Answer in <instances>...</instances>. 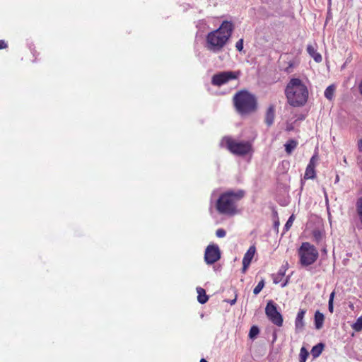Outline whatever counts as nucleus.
I'll return each mask as SVG.
<instances>
[{"mask_svg": "<svg viewBox=\"0 0 362 362\" xmlns=\"http://www.w3.org/2000/svg\"><path fill=\"white\" fill-rule=\"evenodd\" d=\"M233 29L231 22L224 21L218 29L209 33L206 37L207 49L213 52L221 51L231 37Z\"/></svg>", "mask_w": 362, "mask_h": 362, "instance_id": "nucleus-1", "label": "nucleus"}, {"mask_svg": "<svg viewBox=\"0 0 362 362\" xmlns=\"http://www.w3.org/2000/svg\"><path fill=\"white\" fill-rule=\"evenodd\" d=\"M308 89L300 78H291L285 88L288 103L292 107H302L308 99Z\"/></svg>", "mask_w": 362, "mask_h": 362, "instance_id": "nucleus-2", "label": "nucleus"}, {"mask_svg": "<svg viewBox=\"0 0 362 362\" xmlns=\"http://www.w3.org/2000/svg\"><path fill=\"white\" fill-rule=\"evenodd\" d=\"M243 189L236 192L228 190L221 194L216 204L217 211L221 214L233 216L238 213L237 203L245 197Z\"/></svg>", "mask_w": 362, "mask_h": 362, "instance_id": "nucleus-3", "label": "nucleus"}, {"mask_svg": "<svg viewBox=\"0 0 362 362\" xmlns=\"http://www.w3.org/2000/svg\"><path fill=\"white\" fill-rule=\"evenodd\" d=\"M233 103L236 110L241 115H247L256 111V98L247 90H240L233 96Z\"/></svg>", "mask_w": 362, "mask_h": 362, "instance_id": "nucleus-4", "label": "nucleus"}, {"mask_svg": "<svg viewBox=\"0 0 362 362\" xmlns=\"http://www.w3.org/2000/svg\"><path fill=\"white\" fill-rule=\"evenodd\" d=\"M299 262L303 267H308L315 263L319 253L316 247L308 242H304L298 250Z\"/></svg>", "mask_w": 362, "mask_h": 362, "instance_id": "nucleus-5", "label": "nucleus"}, {"mask_svg": "<svg viewBox=\"0 0 362 362\" xmlns=\"http://www.w3.org/2000/svg\"><path fill=\"white\" fill-rule=\"evenodd\" d=\"M222 141L230 153L237 156H245L252 150L250 141H238L230 136L224 137Z\"/></svg>", "mask_w": 362, "mask_h": 362, "instance_id": "nucleus-6", "label": "nucleus"}, {"mask_svg": "<svg viewBox=\"0 0 362 362\" xmlns=\"http://www.w3.org/2000/svg\"><path fill=\"white\" fill-rule=\"evenodd\" d=\"M265 314L268 319L275 325L278 327L283 325V317L277 310L276 305L272 300H269L267 303L265 308Z\"/></svg>", "mask_w": 362, "mask_h": 362, "instance_id": "nucleus-7", "label": "nucleus"}, {"mask_svg": "<svg viewBox=\"0 0 362 362\" xmlns=\"http://www.w3.org/2000/svg\"><path fill=\"white\" fill-rule=\"evenodd\" d=\"M238 78V74L233 71H223L213 76L211 83L214 86H221L229 81Z\"/></svg>", "mask_w": 362, "mask_h": 362, "instance_id": "nucleus-8", "label": "nucleus"}, {"mask_svg": "<svg viewBox=\"0 0 362 362\" xmlns=\"http://www.w3.org/2000/svg\"><path fill=\"white\" fill-rule=\"evenodd\" d=\"M221 252L218 247L216 245H209L205 250L204 260L206 264H212L219 260Z\"/></svg>", "mask_w": 362, "mask_h": 362, "instance_id": "nucleus-9", "label": "nucleus"}, {"mask_svg": "<svg viewBox=\"0 0 362 362\" xmlns=\"http://www.w3.org/2000/svg\"><path fill=\"white\" fill-rule=\"evenodd\" d=\"M256 252V247L252 245L249 247L243 259V272H245L250 266Z\"/></svg>", "mask_w": 362, "mask_h": 362, "instance_id": "nucleus-10", "label": "nucleus"}, {"mask_svg": "<svg viewBox=\"0 0 362 362\" xmlns=\"http://www.w3.org/2000/svg\"><path fill=\"white\" fill-rule=\"evenodd\" d=\"M305 310L300 309L298 313H297L295 320V329L297 332H301L304 329L305 322L303 321V318L305 317Z\"/></svg>", "mask_w": 362, "mask_h": 362, "instance_id": "nucleus-11", "label": "nucleus"}, {"mask_svg": "<svg viewBox=\"0 0 362 362\" xmlns=\"http://www.w3.org/2000/svg\"><path fill=\"white\" fill-rule=\"evenodd\" d=\"M317 44L315 43L314 45H308L307 46V52L309 54V55L313 58L315 62L320 63L322 60V55L317 52Z\"/></svg>", "mask_w": 362, "mask_h": 362, "instance_id": "nucleus-12", "label": "nucleus"}, {"mask_svg": "<svg viewBox=\"0 0 362 362\" xmlns=\"http://www.w3.org/2000/svg\"><path fill=\"white\" fill-rule=\"evenodd\" d=\"M275 118V107L274 105H270L269 107L267 108L266 113H265V117H264V122L266 124L268 127H270L273 124Z\"/></svg>", "mask_w": 362, "mask_h": 362, "instance_id": "nucleus-13", "label": "nucleus"}, {"mask_svg": "<svg viewBox=\"0 0 362 362\" xmlns=\"http://www.w3.org/2000/svg\"><path fill=\"white\" fill-rule=\"evenodd\" d=\"M197 300L201 304L206 303L209 300V296L206 293V291L202 287L197 288Z\"/></svg>", "mask_w": 362, "mask_h": 362, "instance_id": "nucleus-14", "label": "nucleus"}, {"mask_svg": "<svg viewBox=\"0 0 362 362\" xmlns=\"http://www.w3.org/2000/svg\"><path fill=\"white\" fill-rule=\"evenodd\" d=\"M324 320V315L320 311H316L315 314V326L316 329H320L322 327Z\"/></svg>", "mask_w": 362, "mask_h": 362, "instance_id": "nucleus-15", "label": "nucleus"}, {"mask_svg": "<svg viewBox=\"0 0 362 362\" xmlns=\"http://www.w3.org/2000/svg\"><path fill=\"white\" fill-rule=\"evenodd\" d=\"M284 146L286 152L288 154H291L292 151L297 147L298 142L294 139H289Z\"/></svg>", "mask_w": 362, "mask_h": 362, "instance_id": "nucleus-16", "label": "nucleus"}, {"mask_svg": "<svg viewBox=\"0 0 362 362\" xmlns=\"http://www.w3.org/2000/svg\"><path fill=\"white\" fill-rule=\"evenodd\" d=\"M324 349V344L320 343L314 346L311 350V354L314 358L318 357L322 352Z\"/></svg>", "mask_w": 362, "mask_h": 362, "instance_id": "nucleus-17", "label": "nucleus"}, {"mask_svg": "<svg viewBox=\"0 0 362 362\" xmlns=\"http://www.w3.org/2000/svg\"><path fill=\"white\" fill-rule=\"evenodd\" d=\"M315 177V168L307 166L304 174V179L309 180Z\"/></svg>", "mask_w": 362, "mask_h": 362, "instance_id": "nucleus-18", "label": "nucleus"}, {"mask_svg": "<svg viewBox=\"0 0 362 362\" xmlns=\"http://www.w3.org/2000/svg\"><path fill=\"white\" fill-rule=\"evenodd\" d=\"M351 328L357 332L362 330V316L356 319V322L351 325Z\"/></svg>", "mask_w": 362, "mask_h": 362, "instance_id": "nucleus-19", "label": "nucleus"}, {"mask_svg": "<svg viewBox=\"0 0 362 362\" xmlns=\"http://www.w3.org/2000/svg\"><path fill=\"white\" fill-rule=\"evenodd\" d=\"M335 88L333 85L329 86L325 90V96L328 100H332L334 96Z\"/></svg>", "mask_w": 362, "mask_h": 362, "instance_id": "nucleus-20", "label": "nucleus"}, {"mask_svg": "<svg viewBox=\"0 0 362 362\" xmlns=\"http://www.w3.org/2000/svg\"><path fill=\"white\" fill-rule=\"evenodd\" d=\"M356 211H357L358 216L360 221L362 224V197L358 199L356 204Z\"/></svg>", "mask_w": 362, "mask_h": 362, "instance_id": "nucleus-21", "label": "nucleus"}, {"mask_svg": "<svg viewBox=\"0 0 362 362\" xmlns=\"http://www.w3.org/2000/svg\"><path fill=\"white\" fill-rule=\"evenodd\" d=\"M309 354L305 347H302L300 351L299 361L300 362H305Z\"/></svg>", "mask_w": 362, "mask_h": 362, "instance_id": "nucleus-22", "label": "nucleus"}, {"mask_svg": "<svg viewBox=\"0 0 362 362\" xmlns=\"http://www.w3.org/2000/svg\"><path fill=\"white\" fill-rule=\"evenodd\" d=\"M259 332V329L257 326H252L249 332V337L254 339Z\"/></svg>", "mask_w": 362, "mask_h": 362, "instance_id": "nucleus-23", "label": "nucleus"}, {"mask_svg": "<svg viewBox=\"0 0 362 362\" xmlns=\"http://www.w3.org/2000/svg\"><path fill=\"white\" fill-rule=\"evenodd\" d=\"M264 286V282L263 280L260 281L258 284L255 287L253 290V293L255 295H257L260 293V291L262 290V288Z\"/></svg>", "mask_w": 362, "mask_h": 362, "instance_id": "nucleus-24", "label": "nucleus"}, {"mask_svg": "<svg viewBox=\"0 0 362 362\" xmlns=\"http://www.w3.org/2000/svg\"><path fill=\"white\" fill-rule=\"evenodd\" d=\"M295 220V216L293 214H292L288 219L287 222L286 223L285 226H284V229L287 231L293 225V223Z\"/></svg>", "mask_w": 362, "mask_h": 362, "instance_id": "nucleus-25", "label": "nucleus"}, {"mask_svg": "<svg viewBox=\"0 0 362 362\" xmlns=\"http://www.w3.org/2000/svg\"><path fill=\"white\" fill-rule=\"evenodd\" d=\"M313 237L317 243H319L322 240V233L318 230H315L313 231Z\"/></svg>", "mask_w": 362, "mask_h": 362, "instance_id": "nucleus-26", "label": "nucleus"}, {"mask_svg": "<svg viewBox=\"0 0 362 362\" xmlns=\"http://www.w3.org/2000/svg\"><path fill=\"white\" fill-rule=\"evenodd\" d=\"M294 66H295V62L293 61H290L288 62V66L284 68V71L286 73L289 74V73L292 72L293 68L294 67Z\"/></svg>", "mask_w": 362, "mask_h": 362, "instance_id": "nucleus-27", "label": "nucleus"}, {"mask_svg": "<svg viewBox=\"0 0 362 362\" xmlns=\"http://www.w3.org/2000/svg\"><path fill=\"white\" fill-rule=\"evenodd\" d=\"M226 232L223 228H218L216 231V235L218 238H223L226 236Z\"/></svg>", "mask_w": 362, "mask_h": 362, "instance_id": "nucleus-28", "label": "nucleus"}, {"mask_svg": "<svg viewBox=\"0 0 362 362\" xmlns=\"http://www.w3.org/2000/svg\"><path fill=\"white\" fill-rule=\"evenodd\" d=\"M236 49L241 52L243 49V39H240L235 44Z\"/></svg>", "mask_w": 362, "mask_h": 362, "instance_id": "nucleus-29", "label": "nucleus"}, {"mask_svg": "<svg viewBox=\"0 0 362 362\" xmlns=\"http://www.w3.org/2000/svg\"><path fill=\"white\" fill-rule=\"evenodd\" d=\"M316 161H317V156H312V158H310V162L307 166H310L312 168H315Z\"/></svg>", "mask_w": 362, "mask_h": 362, "instance_id": "nucleus-30", "label": "nucleus"}, {"mask_svg": "<svg viewBox=\"0 0 362 362\" xmlns=\"http://www.w3.org/2000/svg\"><path fill=\"white\" fill-rule=\"evenodd\" d=\"M8 47V45L4 40H0V49H6Z\"/></svg>", "mask_w": 362, "mask_h": 362, "instance_id": "nucleus-31", "label": "nucleus"}, {"mask_svg": "<svg viewBox=\"0 0 362 362\" xmlns=\"http://www.w3.org/2000/svg\"><path fill=\"white\" fill-rule=\"evenodd\" d=\"M328 309H329L330 313H333V303L329 302Z\"/></svg>", "mask_w": 362, "mask_h": 362, "instance_id": "nucleus-32", "label": "nucleus"}, {"mask_svg": "<svg viewBox=\"0 0 362 362\" xmlns=\"http://www.w3.org/2000/svg\"><path fill=\"white\" fill-rule=\"evenodd\" d=\"M358 150L362 152V139L358 143Z\"/></svg>", "mask_w": 362, "mask_h": 362, "instance_id": "nucleus-33", "label": "nucleus"}, {"mask_svg": "<svg viewBox=\"0 0 362 362\" xmlns=\"http://www.w3.org/2000/svg\"><path fill=\"white\" fill-rule=\"evenodd\" d=\"M334 297V292H332L329 296V302L333 303Z\"/></svg>", "mask_w": 362, "mask_h": 362, "instance_id": "nucleus-34", "label": "nucleus"}, {"mask_svg": "<svg viewBox=\"0 0 362 362\" xmlns=\"http://www.w3.org/2000/svg\"><path fill=\"white\" fill-rule=\"evenodd\" d=\"M236 300H237V296H235V298L230 300V301H228L230 305H234L236 302Z\"/></svg>", "mask_w": 362, "mask_h": 362, "instance_id": "nucleus-35", "label": "nucleus"}, {"mask_svg": "<svg viewBox=\"0 0 362 362\" xmlns=\"http://www.w3.org/2000/svg\"><path fill=\"white\" fill-rule=\"evenodd\" d=\"M279 278H280L279 276V277H276V278L274 279V282L275 284H278V283L279 282V281H280Z\"/></svg>", "mask_w": 362, "mask_h": 362, "instance_id": "nucleus-36", "label": "nucleus"}, {"mask_svg": "<svg viewBox=\"0 0 362 362\" xmlns=\"http://www.w3.org/2000/svg\"><path fill=\"white\" fill-rule=\"evenodd\" d=\"M358 88H359V90H360V93L362 95V81L359 84V87Z\"/></svg>", "mask_w": 362, "mask_h": 362, "instance_id": "nucleus-37", "label": "nucleus"}, {"mask_svg": "<svg viewBox=\"0 0 362 362\" xmlns=\"http://www.w3.org/2000/svg\"><path fill=\"white\" fill-rule=\"evenodd\" d=\"M284 275V273H282V272H279V273L278 274V276H279V277H280V278H281Z\"/></svg>", "mask_w": 362, "mask_h": 362, "instance_id": "nucleus-38", "label": "nucleus"}, {"mask_svg": "<svg viewBox=\"0 0 362 362\" xmlns=\"http://www.w3.org/2000/svg\"><path fill=\"white\" fill-rule=\"evenodd\" d=\"M200 362H208L206 360H205L204 358H202L200 360Z\"/></svg>", "mask_w": 362, "mask_h": 362, "instance_id": "nucleus-39", "label": "nucleus"}]
</instances>
